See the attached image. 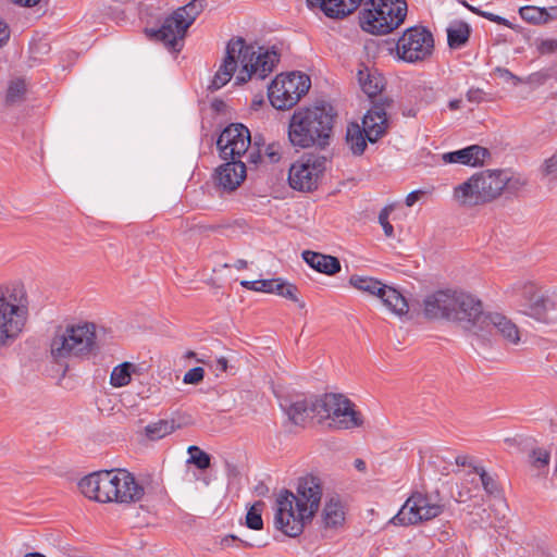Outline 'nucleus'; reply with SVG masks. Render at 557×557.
<instances>
[{
	"label": "nucleus",
	"mask_w": 557,
	"mask_h": 557,
	"mask_svg": "<svg viewBox=\"0 0 557 557\" xmlns=\"http://www.w3.org/2000/svg\"><path fill=\"white\" fill-rule=\"evenodd\" d=\"M542 172L545 176L557 175V151L550 158L544 161Z\"/></svg>",
	"instance_id": "de8ad7c7"
},
{
	"label": "nucleus",
	"mask_w": 557,
	"mask_h": 557,
	"mask_svg": "<svg viewBox=\"0 0 557 557\" xmlns=\"http://www.w3.org/2000/svg\"><path fill=\"white\" fill-rule=\"evenodd\" d=\"M455 290H436L424 296L421 302L422 314L426 320L451 322Z\"/></svg>",
	"instance_id": "a211bd4d"
},
{
	"label": "nucleus",
	"mask_w": 557,
	"mask_h": 557,
	"mask_svg": "<svg viewBox=\"0 0 557 557\" xmlns=\"http://www.w3.org/2000/svg\"><path fill=\"white\" fill-rule=\"evenodd\" d=\"M392 210H393L392 207H384L379 213V223L383 227V231H384V234L386 237L394 236V227L388 221Z\"/></svg>",
	"instance_id": "c03bdc74"
},
{
	"label": "nucleus",
	"mask_w": 557,
	"mask_h": 557,
	"mask_svg": "<svg viewBox=\"0 0 557 557\" xmlns=\"http://www.w3.org/2000/svg\"><path fill=\"white\" fill-rule=\"evenodd\" d=\"M136 371V366L125 361L113 368L110 375V384L113 387H123L131 383L132 374Z\"/></svg>",
	"instance_id": "473e14b6"
},
{
	"label": "nucleus",
	"mask_w": 557,
	"mask_h": 557,
	"mask_svg": "<svg viewBox=\"0 0 557 557\" xmlns=\"http://www.w3.org/2000/svg\"><path fill=\"white\" fill-rule=\"evenodd\" d=\"M425 194V191L419 189V190H413L411 193H409L406 197V206L407 207H412L418 200H420V198Z\"/></svg>",
	"instance_id": "603ef678"
},
{
	"label": "nucleus",
	"mask_w": 557,
	"mask_h": 557,
	"mask_svg": "<svg viewBox=\"0 0 557 557\" xmlns=\"http://www.w3.org/2000/svg\"><path fill=\"white\" fill-rule=\"evenodd\" d=\"M265 153L269 157L271 162H277L281 158V156L274 145H269L265 149Z\"/></svg>",
	"instance_id": "5fc2aeb1"
},
{
	"label": "nucleus",
	"mask_w": 557,
	"mask_h": 557,
	"mask_svg": "<svg viewBox=\"0 0 557 557\" xmlns=\"http://www.w3.org/2000/svg\"><path fill=\"white\" fill-rule=\"evenodd\" d=\"M443 512V505L420 492H414L389 520L394 525H411L432 520Z\"/></svg>",
	"instance_id": "2eb2a0df"
},
{
	"label": "nucleus",
	"mask_w": 557,
	"mask_h": 557,
	"mask_svg": "<svg viewBox=\"0 0 557 557\" xmlns=\"http://www.w3.org/2000/svg\"><path fill=\"white\" fill-rule=\"evenodd\" d=\"M467 97L470 102H480L484 98V92L481 89H470Z\"/></svg>",
	"instance_id": "864d4df0"
},
{
	"label": "nucleus",
	"mask_w": 557,
	"mask_h": 557,
	"mask_svg": "<svg viewBox=\"0 0 557 557\" xmlns=\"http://www.w3.org/2000/svg\"><path fill=\"white\" fill-rule=\"evenodd\" d=\"M379 298L392 313L398 317L407 314L409 310L406 298L392 286L385 285Z\"/></svg>",
	"instance_id": "bb28decb"
},
{
	"label": "nucleus",
	"mask_w": 557,
	"mask_h": 557,
	"mask_svg": "<svg viewBox=\"0 0 557 557\" xmlns=\"http://www.w3.org/2000/svg\"><path fill=\"white\" fill-rule=\"evenodd\" d=\"M311 411L329 425L338 430H349L362 425L363 420L354 403L342 394H325L311 404Z\"/></svg>",
	"instance_id": "9d476101"
},
{
	"label": "nucleus",
	"mask_w": 557,
	"mask_h": 557,
	"mask_svg": "<svg viewBox=\"0 0 557 557\" xmlns=\"http://www.w3.org/2000/svg\"><path fill=\"white\" fill-rule=\"evenodd\" d=\"M507 170H490V200L506 195Z\"/></svg>",
	"instance_id": "f704fd0d"
},
{
	"label": "nucleus",
	"mask_w": 557,
	"mask_h": 557,
	"mask_svg": "<svg viewBox=\"0 0 557 557\" xmlns=\"http://www.w3.org/2000/svg\"><path fill=\"white\" fill-rule=\"evenodd\" d=\"M28 319V298L21 283L0 285V346L14 343Z\"/></svg>",
	"instance_id": "423d86ee"
},
{
	"label": "nucleus",
	"mask_w": 557,
	"mask_h": 557,
	"mask_svg": "<svg viewBox=\"0 0 557 557\" xmlns=\"http://www.w3.org/2000/svg\"><path fill=\"white\" fill-rule=\"evenodd\" d=\"M246 177V166L243 161L228 160L218 168L215 180L218 185L227 191L235 190Z\"/></svg>",
	"instance_id": "aec40b11"
},
{
	"label": "nucleus",
	"mask_w": 557,
	"mask_h": 557,
	"mask_svg": "<svg viewBox=\"0 0 557 557\" xmlns=\"http://www.w3.org/2000/svg\"><path fill=\"white\" fill-rule=\"evenodd\" d=\"M323 490L318 476L298 479L296 493L283 490L275 500L274 525L289 537L299 536L319 510Z\"/></svg>",
	"instance_id": "f03ea898"
},
{
	"label": "nucleus",
	"mask_w": 557,
	"mask_h": 557,
	"mask_svg": "<svg viewBox=\"0 0 557 557\" xmlns=\"http://www.w3.org/2000/svg\"><path fill=\"white\" fill-rule=\"evenodd\" d=\"M355 467L360 470V471H363L366 469V462L361 459H356L355 460Z\"/></svg>",
	"instance_id": "69168bd1"
},
{
	"label": "nucleus",
	"mask_w": 557,
	"mask_h": 557,
	"mask_svg": "<svg viewBox=\"0 0 557 557\" xmlns=\"http://www.w3.org/2000/svg\"><path fill=\"white\" fill-rule=\"evenodd\" d=\"M270 283H273V285L269 287L268 293L276 294L294 302H299L298 289L294 284L285 282L282 278H270Z\"/></svg>",
	"instance_id": "72a5a7b5"
},
{
	"label": "nucleus",
	"mask_w": 557,
	"mask_h": 557,
	"mask_svg": "<svg viewBox=\"0 0 557 557\" xmlns=\"http://www.w3.org/2000/svg\"><path fill=\"white\" fill-rule=\"evenodd\" d=\"M520 17L527 23L541 25L547 23V9L534 5H525L519 9Z\"/></svg>",
	"instance_id": "e433bc0d"
},
{
	"label": "nucleus",
	"mask_w": 557,
	"mask_h": 557,
	"mask_svg": "<svg viewBox=\"0 0 557 557\" xmlns=\"http://www.w3.org/2000/svg\"><path fill=\"white\" fill-rule=\"evenodd\" d=\"M78 487L85 497L102 504L129 505L141 500L145 495L144 487L125 469L92 472L79 481Z\"/></svg>",
	"instance_id": "7ed1b4c3"
},
{
	"label": "nucleus",
	"mask_w": 557,
	"mask_h": 557,
	"mask_svg": "<svg viewBox=\"0 0 557 557\" xmlns=\"http://www.w3.org/2000/svg\"><path fill=\"white\" fill-rule=\"evenodd\" d=\"M345 507L338 496L326 498L322 509L321 519L325 529H338L345 522Z\"/></svg>",
	"instance_id": "b1692460"
},
{
	"label": "nucleus",
	"mask_w": 557,
	"mask_h": 557,
	"mask_svg": "<svg viewBox=\"0 0 557 557\" xmlns=\"http://www.w3.org/2000/svg\"><path fill=\"white\" fill-rule=\"evenodd\" d=\"M508 183H506V195H516L520 191L525 185L527 180L520 175H515L510 171H507Z\"/></svg>",
	"instance_id": "79ce46f5"
},
{
	"label": "nucleus",
	"mask_w": 557,
	"mask_h": 557,
	"mask_svg": "<svg viewBox=\"0 0 557 557\" xmlns=\"http://www.w3.org/2000/svg\"><path fill=\"white\" fill-rule=\"evenodd\" d=\"M189 458L188 463L195 465L199 470L208 469L211 465V456L199 448L198 446L191 445L187 449Z\"/></svg>",
	"instance_id": "58836bf2"
},
{
	"label": "nucleus",
	"mask_w": 557,
	"mask_h": 557,
	"mask_svg": "<svg viewBox=\"0 0 557 557\" xmlns=\"http://www.w3.org/2000/svg\"><path fill=\"white\" fill-rule=\"evenodd\" d=\"M506 294L517 297L519 312L540 323H549L557 311L554 294L544 289L532 280H518L506 290Z\"/></svg>",
	"instance_id": "0eeeda50"
},
{
	"label": "nucleus",
	"mask_w": 557,
	"mask_h": 557,
	"mask_svg": "<svg viewBox=\"0 0 557 557\" xmlns=\"http://www.w3.org/2000/svg\"><path fill=\"white\" fill-rule=\"evenodd\" d=\"M203 376L205 370L201 367H195L184 374L183 382L185 384H198L203 380Z\"/></svg>",
	"instance_id": "49530a36"
},
{
	"label": "nucleus",
	"mask_w": 557,
	"mask_h": 557,
	"mask_svg": "<svg viewBox=\"0 0 557 557\" xmlns=\"http://www.w3.org/2000/svg\"><path fill=\"white\" fill-rule=\"evenodd\" d=\"M434 50L432 33L423 26L406 29L396 45L397 57L407 63H417L431 57Z\"/></svg>",
	"instance_id": "4468645a"
},
{
	"label": "nucleus",
	"mask_w": 557,
	"mask_h": 557,
	"mask_svg": "<svg viewBox=\"0 0 557 557\" xmlns=\"http://www.w3.org/2000/svg\"><path fill=\"white\" fill-rule=\"evenodd\" d=\"M470 26L463 21H454L447 27V41L451 49H458L467 44Z\"/></svg>",
	"instance_id": "c85d7f7f"
},
{
	"label": "nucleus",
	"mask_w": 557,
	"mask_h": 557,
	"mask_svg": "<svg viewBox=\"0 0 557 557\" xmlns=\"http://www.w3.org/2000/svg\"><path fill=\"white\" fill-rule=\"evenodd\" d=\"M302 259L313 270L326 275H334L341 271L339 260L330 255L305 250L302 252Z\"/></svg>",
	"instance_id": "393cba45"
},
{
	"label": "nucleus",
	"mask_w": 557,
	"mask_h": 557,
	"mask_svg": "<svg viewBox=\"0 0 557 557\" xmlns=\"http://www.w3.org/2000/svg\"><path fill=\"white\" fill-rule=\"evenodd\" d=\"M459 472L463 475L462 485H471V487L468 488L469 497L476 496V494L472 493L479 492L481 487L483 490L487 488L486 472L483 467H472L469 465L467 468L460 470Z\"/></svg>",
	"instance_id": "cd10ccee"
},
{
	"label": "nucleus",
	"mask_w": 557,
	"mask_h": 557,
	"mask_svg": "<svg viewBox=\"0 0 557 557\" xmlns=\"http://www.w3.org/2000/svg\"><path fill=\"white\" fill-rule=\"evenodd\" d=\"M260 159V154L259 153H253V152H250L249 153V161L253 162V163H257L258 160Z\"/></svg>",
	"instance_id": "338daca9"
},
{
	"label": "nucleus",
	"mask_w": 557,
	"mask_h": 557,
	"mask_svg": "<svg viewBox=\"0 0 557 557\" xmlns=\"http://www.w3.org/2000/svg\"><path fill=\"white\" fill-rule=\"evenodd\" d=\"M462 4L466 8H468L470 11H472L473 13H476V14L487 18V11H482V10H480L478 8H474V7L470 5V4H468L466 1H462Z\"/></svg>",
	"instance_id": "052dcab7"
},
{
	"label": "nucleus",
	"mask_w": 557,
	"mask_h": 557,
	"mask_svg": "<svg viewBox=\"0 0 557 557\" xmlns=\"http://www.w3.org/2000/svg\"><path fill=\"white\" fill-rule=\"evenodd\" d=\"M309 405L307 400L300 399L292 403L286 408L288 419L296 425L305 423L308 418Z\"/></svg>",
	"instance_id": "4c0bfd02"
},
{
	"label": "nucleus",
	"mask_w": 557,
	"mask_h": 557,
	"mask_svg": "<svg viewBox=\"0 0 557 557\" xmlns=\"http://www.w3.org/2000/svg\"><path fill=\"white\" fill-rule=\"evenodd\" d=\"M263 503H255L246 515V525L251 530H261L263 528V521L261 517Z\"/></svg>",
	"instance_id": "ea45409f"
},
{
	"label": "nucleus",
	"mask_w": 557,
	"mask_h": 557,
	"mask_svg": "<svg viewBox=\"0 0 557 557\" xmlns=\"http://www.w3.org/2000/svg\"><path fill=\"white\" fill-rule=\"evenodd\" d=\"M391 103L392 100L389 99L373 103L372 108L363 116L361 128L368 141L373 144L386 133L388 127L386 108L389 107Z\"/></svg>",
	"instance_id": "6ab92c4d"
},
{
	"label": "nucleus",
	"mask_w": 557,
	"mask_h": 557,
	"mask_svg": "<svg viewBox=\"0 0 557 557\" xmlns=\"http://www.w3.org/2000/svg\"><path fill=\"white\" fill-rule=\"evenodd\" d=\"M455 199L467 207L484 205L487 201V175L485 172L473 174L454 189Z\"/></svg>",
	"instance_id": "f3484780"
},
{
	"label": "nucleus",
	"mask_w": 557,
	"mask_h": 557,
	"mask_svg": "<svg viewBox=\"0 0 557 557\" xmlns=\"http://www.w3.org/2000/svg\"><path fill=\"white\" fill-rule=\"evenodd\" d=\"M509 507L504 496V492L499 486L490 479V519L492 513L495 519L494 527L497 529H505L507 523V516Z\"/></svg>",
	"instance_id": "5701e85b"
},
{
	"label": "nucleus",
	"mask_w": 557,
	"mask_h": 557,
	"mask_svg": "<svg viewBox=\"0 0 557 557\" xmlns=\"http://www.w3.org/2000/svg\"><path fill=\"white\" fill-rule=\"evenodd\" d=\"M203 8L205 0H191L165 17L160 28L147 29L146 32L151 38L161 41L172 51L178 52L183 48L187 29Z\"/></svg>",
	"instance_id": "1a4fd4ad"
},
{
	"label": "nucleus",
	"mask_w": 557,
	"mask_h": 557,
	"mask_svg": "<svg viewBox=\"0 0 557 557\" xmlns=\"http://www.w3.org/2000/svg\"><path fill=\"white\" fill-rule=\"evenodd\" d=\"M406 14L405 0H367L359 13V24L367 33L385 35L397 28Z\"/></svg>",
	"instance_id": "6e6552de"
},
{
	"label": "nucleus",
	"mask_w": 557,
	"mask_h": 557,
	"mask_svg": "<svg viewBox=\"0 0 557 557\" xmlns=\"http://www.w3.org/2000/svg\"><path fill=\"white\" fill-rule=\"evenodd\" d=\"M367 136L363 129L356 123L347 126L346 143L355 156H361L367 148Z\"/></svg>",
	"instance_id": "7c9ffc66"
},
{
	"label": "nucleus",
	"mask_w": 557,
	"mask_h": 557,
	"mask_svg": "<svg viewBox=\"0 0 557 557\" xmlns=\"http://www.w3.org/2000/svg\"><path fill=\"white\" fill-rule=\"evenodd\" d=\"M10 2L23 7V8H33L37 5L41 0H9Z\"/></svg>",
	"instance_id": "13d9d810"
},
{
	"label": "nucleus",
	"mask_w": 557,
	"mask_h": 557,
	"mask_svg": "<svg viewBox=\"0 0 557 557\" xmlns=\"http://www.w3.org/2000/svg\"><path fill=\"white\" fill-rule=\"evenodd\" d=\"M307 3L311 8H319L323 13L329 7L327 0H307Z\"/></svg>",
	"instance_id": "4d7b16f0"
},
{
	"label": "nucleus",
	"mask_w": 557,
	"mask_h": 557,
	"mask_svg": "<svg viewBox=\"0 0 557 557\" xmlns=\"http://www.w3.org/2000/svg\"><path fill=\"white\" fill-rule=\"evenodd\" d=\"M557 20V7H550L547 9V23Z\"/></svg>",
	"instance_id": "680f3d73"
},
{
	"label": "nucleus",
	"mask_w": 557,
	"mask_h": 557,
	"mask_svg": "<svg viewBox=\"0 0 557 557\" xmlns=\"http://www.w3.org/2000/svg\"><path fill=\"white\" fill-rule=\"evenodd\" d=\"M96 324L79 321L58 325L50 338V356L57 363L88 357L96 349Z\"/></svg>",
	"instance_id": "39448f33"
},
{
	"label": "nucleus",
	"mask_w": 557,
	"mask_h": 557,
	"mask_svg": "<svg viewBox=\"0 0 557 557\" xmlns=\"http://www.w3.org/2000/svg\"><path fill=\"white\" fill-rule=\"evenodd\" d=\"M541 54H549L557 51V39L542 40L537 47Z\"/></svg>",
	"instance_id": "8fccbe9b"
},
{
	"label": "nucleus",
	"mask_w": 557,
	"mask_h": 557,
	"mask_svg": "<svg viewBox=\"0 0 557 557\" xmlns=\"http://www.w3.org/2000/svg\"><path fill=\"white\" fill-rule=\"evenodd\" d=\"M24 557H46V556L40 553H29V554H26Z\"/></svg>",
	"instance_id": "774afa93"
},
{
	"label": "nucleus",
	"mask_w": 557,
	"mask_h": 557,
	"mask_svg": "<svg viewBox=\"0 0 557 557\" xmlns=\"http://www.w3.org/2000/svg\"><path fill=\"white\" fill-rule=\"evenodd\" d=\"M178 425L174 420H160L146 426V434L150 440H160L173 433Z\"/></svg>",
	"instance_id": "c9c22d12"
},
{
	"label": "nucleus",
	"mask_w": 557,
	"mask_h": 557,
	"mask_svg": "<svg viewBox=\"0 0 557 557\" xmlns=\"http://www.w3.org/2000/svg\"><path fill=\"white\" fill-rule=\"evenodd\" d=\"M487 158V149L479 145H472L460 150L443 154L445 163H460L469 166H481Z\"/></svg>",
	"instance_id": "4be33fe9"
},
{
	"label": "nucleus",
	"mask_w": 557,
	"mask_h": 557,
	"mask_svg": "<svg viewBox=\"0 0 557 557\" xmlns=\"http://www.w3.org/2000/svg\"><path fill=\"white\" fill-rule=\"evenodd\" d=\"M251 143L250 132L243 124H231L220 134L216 146L224 160L240 161Z\"/></svg>",
	"instance_id": "dca6fc26"
},
{
	"label": "nucleus",
	"mask_w": 557,
	"mask_h": 557,
	"mask_svg": "<svg viewBox=\"0 0 557 557\" xmlns=\"http://www.w3.org/2000/svg\"><path fill=\"white\" fill-rule=\"evenodd\" d=\"M490 22H495V23L505 25L511 29L516 28L508 20H506L499 15L493 14V13H490Z\"/></svg>",
	"instance_id": "6e6d98bb"
},
{
	"label": "nucleus",
	"mask_w": 557,
	"mask_h": 557,
	"mask_svg": "<svg viewBox=\"0 0 557 557\" xmlns=\"http://www.w3.org/2000/svg\"><path fill=\"white\" fill-rule=\"evenodd\" d=\"M240 285L250 290L268 293L269 287H271L273 283H270V280H256L242 281Z\"/></svg>",
	"instance_id": "a18cd8bd"
},
{
	"label": "nucleus",
	"mask_w": 557,
	"mask_h": 557,
	"mask_svg": "<svg viewBox=\"0 0 557 557\" xmlns=\"http://www.w3.org/2000/svg\"><path fill=\"white\" fill-rule=\"evenodd\" d=\"M311 86L308 75L292 72L277 75L269 86L268 97L277 110H288L306 95Z\"/></svg>",
	"instance_id": "f8f14e48"
},
{
	"label": "nucleus",
	"mask_w": 557,
	"mask_h": 557,
	"mask_svg": "<svg viewBox=\"0 0 557 557\" xmlns=\"http://www.w3.org/2000/svg\"><path fill=\"white\" fill-rule=\"evenodd\" d=\"M335 113L331 106H313L296 110L289 121L288 139L294 147L329 145Z\"/></svg>",
	"instance_id": "20e7f679"
},
{
	"label": "nucleus",
	"mask_w": 557,
	"mask_h": 557,
	"mask_svg": "<svg viewBox=\"0 0 557 557\" xmlns=\"http://www.w3.org/2000/svg\"><path fill=\"white\" fill-rule=\"evenodd\" d=\"M451 322L472 335L483 336L487 327L483 301L473 294L455 290Z\"/></svg>",
	"instance_id": "9b49d317"
},
{
	"label": "nucleus",
	"mask_w": 557,
	"mask_h": 557,
	"mask_svg": "<svg viewBox=\"0 0 557 557\" xmlns=\"http://www.w3.org/2000/svg\"><path fill=\"white\" fill-rule=\"evenodd\" d=\"M490 324L494 326L500 338L510 346H518L522 343V331L505 313L490 311Z\"/></svg>",
	"instance_id": "412c9836"
},
{
	"label": "nucleus",
	"mask_w": 557,
	"mask_h": 557,
	"mask_svg": "<svg viewBox=\"0 0 557 557\" xmlns=\"http://www.w3.org/2000/svg\"><path fill=\"white\" fill-rule=\"evenodd\" d=\"M324 156L307 153L296 160L288 171L289 186L299 191L310 193L318 188L326 170Z\"/></svg>",
	"instance_id": "ddd939ff"
},
{
	"label": "nucleus",
	"mask_w": 557,
	"mask_h": 557,
	"mask_svg": "<svg viewBox=\"0 0 557 557\" xmlns=\"http://www.w3.org/2000/svg\"><path fill=\"white\" fill-rule=\"evenodd\" d=\"M362 0H327L325 15L330 18H344L355 12Z\"/></svg>",
	"instance_id": "c756f323"
},
{
	"label": "nucleus",
	"mask_w": 557,
	"mask_h": 557,
	"mask_svg": "<svg viewBox=\"0 0 557 557\" xmlns=\"http://www.w3.org/2000/svg\"><path fill=\"white\" fill-rule=\"evenodd\" d=\"M349 284L360 292L367 293L371 296L380 297L382 289L385 284L381 281L370 277V276H361V275H351L349 278Z\"/></svg>",
	"instance_id": "2f4dec72"
},
{
	"label": "nucleus",
	"mask_w": 557,
	"mask_h": 557,
	"mask_svg": "<svg viewBox=\"0 0 557 557\" xmlns=\"http://www.w3.org/2000/svg\"><path fill=\"white\" fill-rule=\"evenodd\" d=\"M532 466L541 469L546 468L549 463L550 454L544 448H535L531 453Z\"/></svg>",
	"instance_id": "37998d69"
},
{
	"label": "nucleus",
	"mask_w": 557,
	"mask_h": 557,
	"mask_svg": "<svg viewBox=\"0 0 557 557\" xmlns=\"http://www.w3.org/2000/svg\"><path fill=\"white\" fill-rule=\"evenodd\" d=\"M227 364H228L227 359L224 357H220L215 360V370L225 372L227 370Z\"/></svg>",
	"instance_id": "bf43d9fd"
},
{
	"label": "nucleus",
	"mask_w": 557,
	"mask_h": 557,
	"mask_svg": "<svg viewBox=\"0 0 557 557\" xmlns=\"http://www.w3.org/2000/svg\"><path fill=\"white\" fill-rule=\"evenodd\" d=\"M10 38V28L8 24L0 18V47L5 45Z\"/></svg>",
	"instance_id": "3c124183"
},
{
	"label": "nucleus",
	"mask_w": 557,
	"mask_h": 557,
	"mask_svg": "<svg viewBox=\"0 0 557 557\" xmlns=\"http://www.w3.org/2000/svg\"><path fill=\"white\" fill-rule=\"evenodd\" d=\"M26 91L25 82L22 79H16L12 82L8 88L7 92V101L10 103H15L20 101Z\"/></svg>",
	"instance_id": "a19ab883"
},
{
	"label": "nucleus",
	"mask_w": 557,
	"mask_h": 557,
	"mask_svg": "<svg viewBox=\"0 0 557 557\" xmlns=\"http://www.w3.org/2000/svg\"><path fill=\"white\" fill-rule=\"evenodd\" d=\"M462 100L461 99H453L448 102V108L451 111L458 110L461 108Z\"/></svg>",
	"instance_id": "e2e57ef3"
},
{
	"label": "nucleus",
	"mask_w": 557,
	"mask_h": 557,
	"mask_svg": "<svg viewBox=\"0 0 557 557\" xmlns=\"http://www.w3.org/2000/svg\"><path fill=\"white\" fill-rule=\"evenodd\" d=\"M234 267H235L237 270L246 269V268H247V261H246V260H243V259H238V260L234 263Z\"/></svg>",
	"instance_id": "0e129e2a"
},
{
	"label": "nucleus",
	"mask_w": 557,
	"mask_h": 557,
	"mask_svg": "<svg viewBox=\"0 0 557 557\" xmlns=\"http://www.w3.org/2000/svg\"><path fill=\"white\" fill-rule=\"evenodd\" d=\"M280 61L274 49L247 44L243 37H234L226 45L225 57L213 76L210 88L218 90L235 76V84L268 77Z\"/></svg>",
	"instance_id": "f257e3e1"
},
{
	"label": "nucleus",
	"mask_w": 557,
	"mask_h": 557,
	"mask_svg": "<svg viewBox=\"0 0 557 557\" xmlns=\"http://www.w3.org/2000/svg\"><path fill=\"white\" fill-rule=\"evenodd\" d=\"M357 77L362 91L370 98L380 95L385 86V78L375 69L362 66Z\"/></svg>",
	"instance_id": "a878e982"
},
{
	"label": "nucleus",
	"mask_w": 557,
	"mask_h": 557,
	"mask_svg": "<svg viewBox=\"0 0 557 557\" xmlns=\"http://www.w3.org/2000/svg\"><path fill=\"white\" fill-rule=\"evenodd\" d=\"M495 73L505 82L510 84L511 86H517L521 83V79L513 75L507 69L496 67Z\"/></svg>",
	"instance_id": "09e8293b"
}]
</instances>
